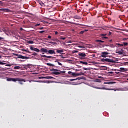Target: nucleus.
Segmentation results:
<instances>
[{
  "label": "nucleus",
  "instance_id": "obj_1",
  "mask_svg": "<svg viewBox=\"0 0 128 128\" xmlns=\"http://www.w3.org/2000/svg\"><path fill=\"white\" fill-rule=\"evenodd\" d=\"M51 72H53L52 74H55V76H60L61 74H66V71H60V70H56L54 68H52Z\"/></svg>",
  "mask_w": 128,
  "mask_h": 128
},
{
  "label": "nucleus",
  "instance_id": "obj_2",
  "mask_svg": "<svg viewBox=\"0 0 128 128\" xmlns=\"http://www.w3.org/2000/svg\"><path fill=\"white\" fill-rule=\"evenodd\" d=\"M101 62H111L112 64H115L116 62V61L108 58L102 59Z\"/></svg>",
  "mask_w": 128,
  "mask_h": 128
},
{
  "label": "nucleus",
  "instance_id": "obj_3",
  "mask_svg": "<svg viewBox=\"0 0 128 128\" xmlns=\"http://www.w3.org/2000/svg\"><path fill=\"white\" fill-rule=\"evenodd\" d=\"M12 82H26V80L19 78H12Z\"/></svg>",
  "mask_w": 128,
  "mask_h": 128
},
{
  "label": "nucleus",
  "instance_id": "obj_4",
  "mask_svg": "<svg viewBox=\"0 0 128 128\" xmlns=\"http://www.w3.org/2000/svg\"><path fill=\"white\" fill-rule=\"evenodd\" d=\"M16 56L18 57V58H22V60H29L30 57H26V56H24L22 55H18V54H16Z\"/></svg>",
  "mask_w": 128,
  "mask_h": 128
},
{
  "label": "nucleus",
  "instance_id": "obj_5",
  "mask_svg": "<svg viewBox=\"0 0 128 128\" xmlns=\"http://www.w3.org/2000/svg\"><path fill=\"white\" fill-rule=\"evenodd\" d=\"M97 90H114V92H116V89H110V88H96Z\"/></svg>",
  "mask_w": 128,
  "mask_h": 128
},
{
  "label": "nucleus",
  "instance_id": "obj_6",
  "mask_svg": "<svg viewBox=\"0 0 128 128\" xmlns=\"http://www.w3.org/2000/svg\"><path fill=\"white\" fill-rule=\"evenodd\" d=\"M106 56H108V52H103L102 53L101 56L102 58H106Z\"/></svg>",
  "mask_w": 128,
  "mask_h": 128
},
{
  "label": "nucleus",
  "instance_id": "obj_7",
  "mask_svg": "<svg viewBox=\"0 0 128 128\" xmlns=\"http://www.w3.org/2000/svg\"><path fill=\"white\" fill-rule=\"evenodd\" d=\"M84 77H80V78H78L76 79H72V80H70V82H74V80H84Z\"/></svg>",
  "mask_w": 128,
  "mask_h": 128
},
{
  "label": "nucleus",
  "instance_id": "obj_8",
  "mask_svg": "<svg viewBox=\"0 0 128 128\" xmlns=\"http://www.w3.org/2000/svg\"><path fill=\"white\" fill-rule=\"evenodd\" d=\"M0 12H10V10L6 9V8H2V9H0Z\"/></svg>",
  "mask_w": 128,
  "mask_h": 128
},
{
  "label": "nucleus",
  "instance_id": "obj_9",
  "mask_svg": "<svg viewBox=\"0 0 128 128\" xmlns=\"http://www.w3.org/2000/svg\"><path fill=\"white\" fill-rule=\"evenodd\" d=\"M78 56L80 58H86V53L79 52L78 53Z\"/></svg>",
  "mask_w": 128,
  "mask_h": 128
},
{
  "label": "nucleus",
  "instance_id": "obj_10",
  "mask_svg": "<svg viewBox=\"0 0 128 128\" xmlns=\"http://www.w3.org/2000/svg\"><path fill=\"white\" fill-rule=\"evenodd\" d=\"M84 42H80V44H78V48H84Z\"/></svg>",
  "mask_w": 128,
  "mask_h": 128
},
{
  "label": "nucleus",
  "instance_id": "obj_11",
  "mask_svg": "<svg viewBox=\"0 0 128 128\" xmlns=\"http://www.w3.org/2000/svg\"><path fill=\"white\" fill-rule=\"evenodd\" d=\"M40 51L42 52H45V54H48V50L44 48H42Z\"/></svg>",
  "mask_w": 128,
  "mask_h": 128
},
{
  "label": "nucleus",
  "instance_id": "obj_12",
  "mask_svg": "<svg viewBox=\"0 0 128 128\" xmlns=\"http://www.w3.org/2000/svg\"><path fill=\"white\" fill-rule=\"evenodd\" d=\"M49 54H56V52L54 50H50L48 51Z\"/></svg>",
  "mask_w": 128,
  "mask_h": 128
},
{
  "label": "nucleus",
  "instance_id": "obj_13",
  "mask_svg": "<svg viewBox=\"0 0 128 128\" xmlns=\"http://www.w3.org/2000/svg\"><path fill=\"white\" fill-rule=\"evenodd\" d=\"M73 18H74V20H82V17L78 16V15H76V16H74Z\"/></svg>",
  "mask_w": 128,
  "mask_h": 128
},
{
  "label": "nucleus",
  "instance_id": "obj_14",
  "mask_svg": "<svg viewBox=\"0 0 128 128\" xmlns=\"http://www.w3.org/2000/svg\"><path fill=\"white\" fill-rule=\"evenodd\" d=\"M42 58H52V57L50 56H46V55H41Z\"/></svg>",
  "mask_w": 128,
  "mask_h": 128
},
{
  "label": "nucleus",
  "instance_id": "obj_15",
  "mask_svg": "<svg viewBox=\"0 0 128 128\" xmlns=\"http://www.w3.org/2000/svg\"><path fill=\"white\" fill-rule=\"evenodd\" d=\"M68 74H72V76H76V74L72 73V72H68Z\"/></svg>",
  "mask_w": 128,
  "mask_h": 128
},
{
  "label": "nucleus",
  "instance_id": "obj_16",
  "mask_svg": "<svg viewBox=\"0 0 128 128\" xmlns=\"http://www.w3.org/2000/svg\"><path fill=\"white\" fill-rule=\"evenodd\" d=\"M116 84V82H104V84Z\"/></svg>",
  "mask_w": 128,
  "mask_h": 128
},
{
  "label": "nucleus",
  "instance_id": "obj_17",
  "mask_svg": "<svg viewBox=\"0 0 128 128\" xmlns=\"http://www.w3.org/2000/svg\"><path fill=\"white\" fill-rule=\"evenodd\" d=\"M84 76V73L76 74V76Z\"/></svg>",
  "mask_w": 128,
  "mask_h": 128
},
{
  "label": "nucleus",
  "instance_id": "obj_18",
  "mask_svg": "<svg viewBox=\"0 0 128 128\" xmlns=\"http://www.w3.org/2000/svg\"><path fill=\"white\" fill-rule=\"evenodd\" d=\"M80 64H84L85 66H88V62H84L82 61H80Z\"/></svg>",
  "mask_w": 128,
  "mask_h": 128
},
{
  "label": "nucleus",
  "instance_id": "obj_19",
  "mask_svg": "<svg viewBox=\"0 0 128 128\" xmlns=\"http://www.w3.org/2000/svg\"><path fill=\"white\" fill-rule=\"evenodd\" d=\"M47 66H52V68H56V66H54V64H52L50 63H48Z\"/></svg>",
  "mask_w": 128,
  "mask_h": 128
},
{
  "label": "nucleus",
  "instance_id": "obj_20",
  "mask_svg": "<svg viewBox=\"0 0 128 128\" xmlns=\"http://www.w3.org/2000/svg\"><path fill=\"white\" fill-rule=\"evenodd\" d=\"M57 54H62V52H64V50H58L56 51Z\"/></svg>",
  "mask_w": 128,
  "mask_h": 128
},
{
  "label": "nucleus",
  "instance_id": "obj_21",
  "mask_svg": "<svg viewBox=\"0 0 128 128\" xmlns=\"http://www.w3.org/2000/svg\"><path fill=\"white\" fill-rule=\"evenodd\" d=\"M44 78H46V80H52V78H54L52 77V76H46V77Z\"/></svg>",
  "mask_w": 128,
  "mask_h": 128
},
{
  "label": "nucleus",
  "instance_id": "obj_22",
  "mask_svg": "<svg viewBox=\"0 0 128 128\" xmlns=\"http://www.w3.org/2000/svg\"><path fill=\"white\" fill-rule=\"evenodd\" d=\"M116 54H118L120 56L122 54H124V52L122 51H119L118 52H116Z\"/></svg>",
  "mask_w": 128,
  "mask_h": 128
},
{
  "label": "nucleus",
  "instance_id": "obj_23",
  "mask_svg": "<svg viewBox=\"0 0 128 128\" xmlns=\"http://www.w3.org/2000/svg\"><path fill=\"white\" fill-rule=\"evenodd\" d=\"M121 72H126L128 70L126 68H120Z\"/></svg>",
  "mask_w": 128,
  "mask_h": 128
},
{
  "label": "nucleus",
  "instance_id": "obj_24",
  "mask_svg": "<svg viewBox=\"0 0 128 128\" xmlns=\"http://www.w3.org/2000/svg\"><path fill=\"white\" fill-rule=\"evenodd\" d=\"M96 42H101L102 44H104V41H102L101 40H96Z\"/></svg>",
  "mask_w": 128,
  "mask_h": 128
},
{
  "label": "nucleus",
  "instance_id": "obj_25",
  "mask_svg": "<svg viewBox=\"0 0 128 128\" xmlns=\"http://www.w3.org/2000/svg\"><path fill=\"white\" fill-rule=\"evenodd\" d=\"M20 67L19 66H16L14 68V70H20Z\"/></svg>",
  "mask_w": 128,
  "mask_h": 128
},
{
  "label": "nucleus",
  "instance_id": "obj_26",
  "mask_svg": "<svg viewBox=\"0 0 128 128\" xmlns=\"http://www.w3.org/2000/svg\"><path fill=\"white\" fill-rule=\"evenodd\" d=\"M36 48H34V47H32V46H31V47L30 48V49L31 50H32V51H34V52Z\"/></svg>",
  "mask_w": 128,
  "mask_h": 128
},
{
  "label": "nucleus",
  "instance_id": "obj_27",
  "mask_svg": "<svg viewBox=\"0 0 128 128\" xmlns=\"http://www.w3.org/2000/svg\"><path fill=\"white\" fill-rule=\"evenodd\" d=\"M50 44H52V46H56V44H58V43L54 42H50Z\"/></svg>",
  "mask_w": 128,
  "mask_h": 128
},
{
  "label": "nucleus",
  "instance_id": "obj_28",
  "mask_svg": "<svg viewBox=\"0 0 128 128\" xmlns=\"http://www.w3.org/2000/svg\"><path fill=\"white\" fill-rule=\"evenodd\" d=\"M34 52H40V50H38V48H36L35 50H34Z\"/></svg>",
  "mask_w": 128,
  "mask_h": 128
},
{
  "label": "nucleus",
  "instance_id": "obj_29",
  "mask_svg": "<svg viewBox=\"0 0 128 128\" xmlns=\"http://www.w3.org/2000/svg\"><path fill=\"white\" fill-rule=\"evenodd\" d=\"M8 82H12V78H10L7 79Z\"/></svg>",
  "mask_w": 128,
  "mask_h": 128
},
{
  "label": "nucleus",
  "instance_id": "obj_30",
  "mask_svg": "<svg viewBox=\"0 0 128 128\" xmlns=\"http://www.w3.org/2000/svg\"><path fill=\"white\" fill-rule=\"evenodd\" d=\"M28 44H34V41H28Z\"/></svg>",
  "mask_w": 128,
  "mask_h": 128
},
{
  "label": "nucleus",
  "instance_id": "obj_31",
  "mask_svg": "<svg viewBox=\"0 0 128 128\" xmlns=\"http://www.w3.org/2000/svg\"><path fill=\"white\" fill-rule=\"evenodd\" d=\"M24 52H28V54H32L28 50H24Z\"/></svg>",
  "mask_w": 128,
  "mask_h": 128
},
{
  "label": "nucleus",
  "instance_id": "obj_32",
  "mask_svg": "<svg viewBox=\"0 0 128 128\" xmlns=\"http://www.w3.org/2000/svg\"><path fill=\"white\" fill-rule=\"evenodd\" d=\"M123 45L124 46H126L128 45V42H124L123 43Z\"/></svg>",
  "mask_w": 128,
  "mask_h": 128
},
{
  "label": "nucleus",
  "instance_id": "obj_33",
  "mask_svg": "<svg viewBox=\"0 0 128 128\" xmlns=\"http://www.w3.org/2000/svg\"><path fill=\"white\" fill-rule=\"evenodd\" d=\"M0 64L1 66H4V65H6V63H4V62H0Z\"/></svg>",
  "mask_w": 128,
  "mask_h": 128
},
{
  "label": "nucleus",
  "instance_id": "obj_34",
  "mask_svg": "<svg viewBox=\"0 0 128 128\" xmlns=\"http://www.w3.org/2000/svg\"><path fill=\"white\" fill-rule=\"evenodd\" d=\"M32 56H38V54L34 52L32 54Z\"/></svg>",
  "mask_w": 128,
  "mask_h": 128
},
{
  "label": "nucleus",
  "instance_id": "obj_35",
  "mask_svg": "<svg viewBox=\"0 0 128 128\" xmlns=\"http://www.w3.org/2000/svg\"><path fill=\"white\" fill-rule=\"evenodd\" d=\"M23 82H19V84H21V86H24V83H22Z\"/></svg>",
  "mask_w": 128,
  "mask_h": 128
},
{
  "label": "nucleus",
  "instance_id": "obj_36",
  "mask_svg": "<svg viewBox=\"0 0 128 128\" xmlns=\"http://www.w3.org/2000/svg\"><path fill=\"white\" fill-rule=\"evenodd\" d=\"M38 32H39V34H44V33L46 32V31H40Z\"/></svg>",
  "mask_w": 128,
  "mask_h": 128
},
{
  "label": "nucleus",
  "instance_id": "obj_37",
  "mask_svg": "<svg viewBox=\"0 0 128 128\" xmlns=\"http://www.w3.org/2000/svg\"><path fill=\"white\" fill-rule=\"evenodd\" d=\"M60 40H66V38H60Z\"/></svg>",
  "mask_w": 128,
  "mask_h": 128
},
{
  "label": "nucleus",
  "instance_id": "obj_38",
  "mask_svg": "<svg viewBox=\"0 0 128 128\" xmlns=\"http://www.w3.org/2000/svg\"><path fill=\"white\" fill-rule=\"evenodd\" d=\"M84 34V31H82L80 32V34Z\"/></svg>",
  "mask_w": 128,
  "mask_h": 128
},
{
  "label": "nucleus",
  "instance_id": "obj_39",
  "mask_svg": "<svg viewBox=\"0 0 128 128\" xmlns=\"http://www.w3.org/2000/svg\"><path fill=\"white\" fill-rule=\"evenodd\" d=\"M58 64L59 66H62V63L60 62H58Z\"/></svg>",
  "mask_w": 128,
  "mask_h": 128
},
{
  "label": "nucleus",
  "instance_id": "obj_40",
  "mask_svg": "<svg viewBox=\"0 0 128 128\" xmlns=\"http://www.w3.org/2000/svg\"><path fill=\"white\" fill-rule=\"evenodd\" d=\"M111 34H112V32H109V34H108V36H110Z\"/></svg>",
  "mask_w": 128,
  "mask_h": 128
},
{
  "label": "nucleus",
  "instance_id": "obj_41",
  "mask_svg": "<svg viewBox=\"0 0 128 128\" xmlns=\"http://www.w3.org/2000/svg\"><path fill=\"white\" fill-rule=\"evenodd\" d=\"M6 66L10 67V66H12V65L8 64H6Z\"/></svg>",
  "mask_w": 128,
  "mask_h": 128
},
{
  "label": "nucleus",
  "instance_id": "obj_42",
  "mask_svg": "<svg viewBox=\"0 0 128 128\" xmlns=\"http://www.w3.org/2000/svg\"><path fill=\"white\" fill-rule=\"evenodd\" d=\"M54 32H55V34H56V36H57V34H58V32L55 31Z\"/></svg>",
  "mask_w": 128,
  "mask_h": 128
},
{
  "label": "nucleus",
  "instance_id": "obj_43",
  "mask_svg": "<svg viewBox=\"0 0 128 128\" xmlns=\"http://www.w3.org/2000/svg\"><path fill=\"white\" fill-rule=\"evenodd\" d=\"M40 26V24H37L35 25V26Z\"/></svg>",
  "mask_w": 128,
  "mask_h": 128
},
{
  "label": "nucleus",
  "instance_id": "obj_44",
  "mask_svg": "<svg viewBox=\"0 0 128 128\" xmlns=\"http://www.w3.org/2000/svg\"><path fill=\"white\" fill-rule=\"evenodd\" d=\"M101 36H106V34H101Z\"/></svg>",
  "mask_w": 128,
  "mask_h": 128
},
{
  "label": "nucleus",
  "instance_id": "obj_45",
  "mask_svg": "<svg viewBox=\"0 0 128 128\" xmlns=\"http://www.w3.org/2000/svg\"><path fill=\"white\" fill-rule=\"evenodd\" d=\"M118 46H124V44H118Z\"/></svg>",
  "mask_w": 128,
  "mask_h": 128
},
{
  "label": "nucleus",
  "instance_id": "obj_46",
  "mask_svg": "<svg viewBox=\"0 0 128 128\" xmlns=\"http://www.w3.org/2000/svg\"><path fill=\"white\" fill-rule=\"evenodd\" d=\"M40 30H44V28H40Z\"/></svg>",
  "mask_w": 128,
  "mask_h": 128
},
{
  "label": "nucleus",
  "instance_id": "obj_47",
  "mask_svg": "<svg viewBox=\"0 0 128 128\" xmlns=\"http://www.w3.org/2000/svg\"><path fill=\"white\" fill-rule=\"evenodd\" d=\"M102 38H106V40L108 39V37H102Z\"/></svg>",
  "mask_w": 128,
  "mask_h": 128
},
{
  "label": "nucleus",
  "instance_id": "obj_48",
  "mask_svg": "<svg viewBox=\"0 0 128 128\" xmlns=\"http://www.w3.org/2000/svg\"><path fill=\"white\" fill-rule=\"evenodd\" d=\"M83 70H88V68H83Z\"/></svg>",
  "mask_w": 128,
  "mask_h": 128
},
{
  "label": "nucleus",
  "instance_id": "obj_49",
  "mask_svg": "<svg viewBox=\"0 0 128 128\" xmlns=\"http://www.w3.org/2000/svg\"><path fill=\"white\" fill-rule=\"evenodd\" d=\"M48 38H50V39L52 38V36H48Z\"/></svg>",
  "mask_w": 128,
  "mask_h": 128
},
{
  "label": "nucleus",
  "instance_id": "obj_50",
  "mask_svg": "<svg viewBox=\"0 0 128 128\" xmlns=\"http://www.w3.org/2000/svg\"><path fill=\"white\" fill-rule=\"evenodd\" d=\"M92 58H96V54H92Z\"/></svg>",
  "mask_w": 128,
  "mask_h": 128
},
{
  "label": "nucleus",
  "instance_id": "obj_51",
  "mask_svg": "<svg viewBox=\"0 0 128 128\" xmlns=\"http://www.w3.org/2000/svg\"><path fill=\"white\" fill-rule=\"evenodd\" d=\"M74 52H75V54H78V51H74Z\"/></svg>",
  "mask_w": 128,
  "mask_h": 128
},
{
  "label": "nucleus",
  "instance_id": "obj_52",
  "mask_svg": "<svg viewBox=\"0 0 128 128\" xmlns=\"http://www.w3.org/2000/svg\"><path fill=\"white\" fill-rule=\"evenodd\" d=\"M109 74H114V72H109Z\"/></svg>",
  "mask_w": 128,
  "mask_h": 128
},
{
  "label": "nucleus",
  "instance_id": "obj_53",
  "mask_svg": "<svg viewBox=\"0 0 128 128\" xmlns=\"http://www.w3.org/2000/svg\"><path fill=\"white\" fill-rule=\"evenodd\" d=\"M4 40V38L0 37V40Z\"/></svg>",
  "mask_w": 128,
  "mask_h": 128
},
{
  "label": "nucleus",
  "instance_id": "obj_54",
  "mask_svg": "<svg viewBox=\"0 0 128 128\" xmlns=\"http://www.w3.org/2000/svg\"><path fill=\"white\" fill-rule=\"evenodd\" d=\"M116 74H120V72H116Z\"/></svg>",
  "mask_w": 128,
  "mask_h": 128
},
{
  "label": "nucleus",
  "instance_id": "obj_55",
  "mask_svg": "<svg viewBox=\"0 0 128 128\" xmlns=\"http://www.w3.org/2000/svg\"><path fill=\"white\" fill-rule=\"evenodd\" d=\"M71 24H76L74 23V22H72V23H71Z\"/></svg>",
  "mask_w": 128,
  "mask_h": 128
},
{
  "label": "nucleus",
  "instance_id": "obj_56",
  "mask_svg": "<svg viewBox=\"0 0 128 128\" xmlns=\"http://www.w3.org/2000/svg\"><path fill=\"white\" fill-rule=\"evenodd\" d=\"M77 12H78V13H80V10H78V11H77Z\"/></svg>",
  "mask_w": 128,
  "mask_h": 128
},
{
  "label": "nucleus",
  "instance_id": "obj_57",
  "mask_svg": "<svg viewBox=\"0 0 128 128\" xmlns=\"http://www.w3.org/2000/svg\"><path fill=\"white\" fill-rule=\"evenodd\" d=\"M20 30H24V29L22 28H21Z\"/></svg>",
  "mask_w": 128,
  "mask_h": 128
},
{
  "label": "nucleus",
  "instance_id": "obj_58",
  "mask_svg": "<svg viewBox=\"0 0 128 128\" xmlns=\"http://www.w3.org/2000/svg\"><path fill=\"white\" fill-rule=\"evenodd\" d=\"M112 42V40H110V42Z\"/></svg>",
  "mask_w": 128,
  "mask_h": 128
},
{
  "label": "nucleus",
  "instance_id": "obj_59",
  "mask_svg": "<svg viewBox=\"0 0 128 128\" xmlns=\"http://www.w3.org/2000/svg\"><path fill=\"white\" fill-rule=\"evenodd\" d=\"M77 84H74V86H77Z\"/></svg>",
  "mask_w": 128,
  "mask_h": 128
},
{
  "label": "nucleus",
  "instance_id": "obj_60",
  "mask_svg": "<svg viewBox=\"0 0 128 128\" xmlns=\"http://www.w3.org/2000/svg\"><path fill=\"white\" fill-rule=\"evenodd\" d=\"M0 58H2V56H0Z\"/></svg>",
  "mask_w": 128,
  "mask_h": 128
},
{
  "label": "nucleus",
  "instance_id": "obj_61",
  "mask_svg": "<svg viewBox=\"0 0 128 128\" xmlns=\"http://www.w3.org/2000/svg\"><path fill=\"white\" fill-rule=\"evenodd\" d=\"M0 4H2V2H0Z\"/></svg>",
  "mask_w": 128,
  "mask_h": 128
},
{
  "label": "nucleus",
  "instance_id": "obj_62",
  "mask_svg": "<svg viewBox=\"0 0 128 128\" xmlns=\"http://www.w3.org/2000/svg\"><path fill=\"white\" fill-rule=\"evenodd\" d=\"M42 54H44V53H42Z\"/></svg>",
  "mask_w": 128,
  "mask_h": 128
},
{
  "label": "nucleus",
  "instance_id": "obj_63",
  "mask_svg": "<svg viewBox=\"0 0 128 128\" xmlns=\"http://www.w3.org/2000/svg\"><path fill=\"white\" fill-rule=\"evenodd\" d=\"M99 78H100V77H99Z\"/></svg>",
  "mask_w": 128,
  "mask_h": 128
},
{
  "label": "nucleus",
  "instance_id": "obj_64",
  "mask_svg": "<svg viewBox=\"0 0 128 128\" xmlns=\"http://www.w3.org/2000/svg\"><path fill=\"white\" fill-rule=\"evenodd\" d=\"M127 80H128V78L127 79Z\"/></svg>",
  "mask_w": 128,
  "mask_h": 128
}]
</instances>
